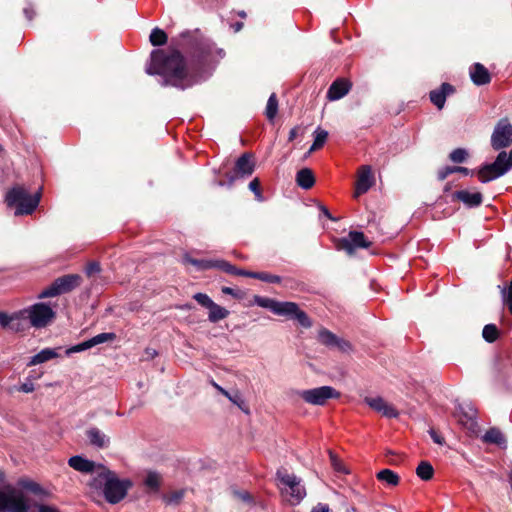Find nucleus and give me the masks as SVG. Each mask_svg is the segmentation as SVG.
<instances>
[{"label":"nucleus","instance_id":"60","mask_svg":"<svg viewBox=\"0 0 512 512\" xmlns=\"http://www.w3.org/2000/svg\"><path fill=\"white\" fill-rule=\"evenodd\" d=\"M240 16H241V17H244V16H245V13H244V12L240 13Z\"/></svg>","mask_w":512,"mask_h":512},{"label":"nucleus","instance_id":"14","mask_svg":"<svg viewBox=\"0 0 512 512\" xmlns=\"http://www.w3.org/2000/svg\"><path fill=\"white\" fill-rule=\"evenodd\" d=\"M370 242L366 240L364 234L359 231H351L348 237L339 240L337 248L345 250L348 254H353L357 248H367Z\"/></svg>","mask_w":512,"mask_h":512},{"label":"nucleus","instance_id":"31","mask_svg":"<svg viewBox=\"0 0 512 512\" xmlns=\"http://www.w3.org/2000/svg\"><path fill=\"white\" fill-rule=\"evenodd\" d=\"M328 138V132L318 127L314 132V141L310 147V152L319 150L323 147Z\"/></svg>","mask_w":512,"mask_h":512},{"label":"nucleus","instance_id":"57","mask_svg":"<svg viewBox=\"0 0 512 512\" xmlns=\"http://www.w3.org/2000/svg\"><path fill=\"white\" fill-rule=\"evenodd\" d=\"M323 213L326 217H328L329 219L331 220H334V218H332L331 214L329 213L328 209L327 208H323Z\"/></svg>","mask_w":512,"mask_h":512},{"label":"nucleus","instance_id":"46","mask_svg":"<svg viewBox=\"0 0 512 512\" xmlns=\"http://www.w3.org/2000/svg\"><path fill=\"white\" fill-rule=\"evenodd\" d=\"M429 434H430L432 440L436 444H439V445H443L444 444V438L442 436H440L435 430L431 429L429 431Z\"/></svg>","mask_w":512,"mask_h":512},{"label":"nucleus","instance_id":"3","mask_svg":"<svg viewBox=\"0 0 512 512\" xmlns=\"http://www.w3.org/2000/svg\"><path fill=\"white\" fill-rule=\"evenodd\" d=\"M131 485L129 480H120L114 472L109 470L102 471L92 481V486L102 487L106 501L111 504L120 502Z\"/></svg>","mask_w":512,"mask_h":512},{"label":"nucleus","instance_id":"5","mask_svg":"<svg viewBox=\"0 0 512 512\" xmlns=\"http://www.w3.org/2000/svg\"><path fill=\"white\" fill-rule=\"evenodd\" d=\"M40 193L30 194L29 191L20 185L11 188L6 196L5 202L8 207L15 208V215L32 214L40 202Z\"/></svg>","mask_w":512,"mask_h":512},{"label":"nucleus","instance_id":"51","mask_svg":"<svg viewBox=\"0 0 512 512\" xmlns=\"http://www.w3.org/2000/svg\"><path fill=\"white\" fill-rule=\"evenodd\" d=\"M236 275L254 278L253 275H256V272H251V271H247V270L238 268Z\"/></svg>","mask_w":512,"mask_h":512},{"label":"nucleus","instance_id":"50","mask_svg":"<svg viewBox=\"0 0 512 512\" xmlns=\"http://www.w3.org/2000/svg\"><path fill=\"white\" fill-rule=\"evenodd\" d=\"M504 301H512V279L507 290H503Z\"/></svg>","mask_w":512,"mask_h":512},{"label":"nucleus","instance_id":"1","mask_svg":"<svg viewBox=\"0 0 512 512\" xmlns=\"http://www.w3.org/2000/svg\"><path fill=\"white\" fill-rule=\"evenodd\" d=\"M225 56L211 40L183 32L171 40L168 50H154L147 68L148 74H158L164 85L187 89L197 84L201 77L194 69H210Z\"/></svg>","mask_w":512,"mask_h":512},{"label":"nucleus","instance_id":"35","mask_svg":"<svg viewBox=\"0 0 512 512\" xmlns=\"http://www.w3.org/2000/svg\"><path fill=\"white\" fill-rule=\"evenodd\" d=\"M482 336L487 342L493 343L499 336L498 328L494 324H487L483 328Z\"/></svg>","mask_w":512,"mask_h":512},{"label":"nucleus","instance_id":"27","mask_svg":"<svg viewBox=\"0 0 512 512\" xmlns=\"http://www.w3.org/2000/svg\"><path fill=\"white\" fill-rule=\"evenodd\" d=\"M482 441L488 444H495L500 447H504L506 445V438L500 429L496 427H492L486 431V433L482 436Z\"/></svg>","mask_w":512,"mask_h":512},{"label":"nucleus","instance_id":"4","mask_svg":"<svg viewBox=\"0 0 512 512\" xmlns=\"http://www.w3.org/2000/svg\"><path fill=\"white\" fill-rule=\"evenodd\" d=\"M254 303L260 307L269 309L276 315L295 318L299 324L305 328H309L312 325L308 315L300 310L299 306L294 302H280L267 297L255 296Z\"/></svg>","mask_w":512,"mask_h":512},{"label":"nucleus","instance_id":"47","mask_svg":"<svg viewBox=\"0 0 512 512\" xmlns=\"http://www.w3.org/2000/svg\"><path fill=\"white\" fill-rule=\"evenodd\" d=\"M19 391L24 392V393H31L34 391V384L32 382L23 383L19 387Z\"/></svg>","mask_w":512,"mask_h":512},{"label":"nucleus","instance_id":"34","mask_svg":"<svg viewBox=\"0 0 512 512\" xmlns=\"http://www.w3.org/2000/svg\"><path fill=\"white\" fill-rule=\"evenodd\" d=\"M278 112V100L274 93H272L267 101L265 115L269 120H273Z\"/></svg>","mask_w":512,"mask_h":512},{"label":"nucleus","instance_id":"36","mask_svg":"<svg viewBox=\"0 0 512 512\" xmlns=\"http://www.w3.org/2000/svg\"><path fill=\"white\" fill-rule=\"evenodd\" d=\"M456 172H460L464 175L470 174V170L466 167H461V166L449 167V166H447L438 172V178L440 180H444L448 175H450L452 173H456Z\"/></svg>","mask_w":512,"mask_h":512},{"label":"nucleus","instance_id":"41","mask_svg":"<svg viewBox=\"0 0 512 512\" xmlns=\"http://www.w3.org/2000/svg\"><path fill=\"white\" fill-rule=\"evenodd\" d=\"M228 399L235 405H237L243 412H245L246 414H249V409L247 407V405L245 404L244 400L240 397V395L238 393H236L235 395H230V397H228Z\"/></svg>","mask_w":512,"mask_h":512},{"label":"nucleus","instance_id":"58","mask_svg":"<svg viewBox=\"0 0 512 512\" xmlns=\"http://www.w3.org/2000/svg\"><path fill=\"white\" fill-rule=\"evenodd\" d=\"M242 27H243V23H240V22H238V23H236V24L234 25V29H235V31H239V30H241V29H242Z\"/></svg>","mask_w":512,"mask_h":512},{"label":"nucleus","instance_id":"32","mask_svg":"<svg viewBox=\"0 0 512 512\" xmlns=\"http://www.w3.org/2000/svg\"><path fill=\"white\" fill-rule=\"evenodd\" d=\"M214 261L215 260L194 259L188 255L184 256V258H183L184 264H191V265L197 267L198 270H206V269L214 268Z\"/></svg>","mask_w":512,"mask_h":512},{"label":"nucleus","instance_id":"22","mask_svg":"<svg viewBox=\"0 0 512 512\" xmlns=\"http://www.w3.org/2000/svg\"><path fill=\"white\" fill-rule=\"evenodd\" d=\"M470 77L472 82L478 86L488 84L491 80L489 71L480 63L471 66Z\"/></svg>","mask_w":512,"mask_h":512},{"label":"nucleus","instance_id":"21","mask_svg":"<svg viewBox=\"0 0 512 512\" xmlns=\"http://www.w3.org/2000/svg\"><path fill=\"white\" fill-rule=\"evenodd\" d=\"M453 92L454 87L452 85L443 83L440 89L430 92V100L438 109H442L445 105L446 97Z\"/></svg>","mask_w":512,"mask_h":512},{"label":"nucleus","instance_id":"38","mask_svg":"<svg viewBox=\"0 0 512 512\" xmlns=\"http://www.w3.org/2000/svg\"><path fill=\"white\" fill-rule=\"evenodd\" d=\"M161 477L156 472H149L145 478V485L150 489H157L160 485Z\"/></svg>","mask_w":512,"mask_h":512},{"label":"nucleus","instance_id":"28","mask_svg":"<svg viewBox=\"0 0 512 512\" xmlns=\"http://www.w3.org/2000/svg\"><path fill=\"white\" fill-rule=\"evenodd\" d=\"M70 467L79 472L89 473L94 470V462L87 460L81 456H73L68 460Z\"/></svg>","mask_w":512,"mask_h":512},{"label":"nucleus","instance_id":"55","mask_svg":"<svg viewBox=\"0 0 512 512\" xmlns=\"http://www.w3.org/2000/svg\"><path fill=\"white\" fill-rule=\"evenodd\" d=\"M24 13L29 20L33 18V11L29 8L24 9Z\"/></svg>","mask_w":512,"mask_h":512},{"label":"nucleus","instance_id":"49","mask_svg":"<svg viewBox=\"0 0 512 512\" xmlns=\"http://www.w3.org/2000/svg\"><path fill=\"white\" fill-rule=\"evenodd\" d=\"M503 163L508 167V170L512 168V149L509 153L505 152Z\"/></svg>","mask_w":512,"mask_h":512},{"label":"nucleus","instance_id":"18","mask_svg":"<svg viewBox=\"0 0 512 512\" xmlns=\"http://www.w3.org/2000/svg\"><path fill=\"white\" fill-rule=\"evenodd\" d=\"M318 341L328 347H337L342 351H347L350 345L347 341L339 339L335 334L327 329H321L318 333Z\"/></svg>","mask_w":512,"mask_h":512},{"label":"nucleus","instance_id":"26","mask_svg":"<svg viewBox=\"0 0 512 512\" xmlns=\"http://www.w3.org/2000/svg\"><path fill=\"white\" fill-rule=\"evenodd\" d=\"M86 434L89 442L98 448H105L109 444V438L96 427L87 430Z\"/></svg>","mask_w":512,"mask_h":512},{"label":"nucleus","instance_id":"52","mask_svg":"<svg viewBox=\"0 0 512 512\" xmlns=\"http://www.w3.org/2000/svg\"><path fill=\"white\" fill-rule=\"evenodd\" d=\"M212 385H213V387H214L216 390H218L222 395H224V396H225V397H227V398H228V397H230V395H231V394H230L227 390H225L223 387H221L220 385H218L216 382L212 381Z\"/></svg>","mask_w":512,"mask_h":512},{"label":"nucleus","instance_id":"24","mask_svg":"<svg viewBox=\"0 0 512 512\" xmlns=\"http://www.w3.org/2000/svg\"><path fill=\"white\" fill-rule=\"evenodd\" d=\"M296 183L302 189L308 190L315 184L313 171L309 168H302L296 174Z\"/></svg>","mask_w":512,"mask_h":512},{"label":"nucleus","instance_id":"23","mask_svg":"<svg viewBox=\"0 0 512 512\" xmlns=\"http://www.w3.org/2000/svg\"><path fill=\"white\" fill-rule=\"evenodd\" d=\"M61 348H45L42 349L39 353L30 358L28 362V366H35L44 362H47L51 359L57 358L59 356V350Z\"/></svg>","mask_w":512,"mask_h":512},{"label":"nucleus","instance_id":"11","mask_svg":"<svg viewBox=\"0 0 512 512\" xmlns=\"http://www.w3.org/2000/svg\"><path fill=\"white\" fill-rule=\"evenodd\" d=\"M505 151L500 152L495 161L491 164L484 165L478 171V178L482 183H487L507 173L508 167L503 163Z\"/></svg>","mask_w":512,"mask_h":512},{"label":"nucleus","instance_id":"12","mask_svg":"<svg viewBox=\"0 0 512 512\" xmlns=\"http://www.w3.org/2000/svg\"><path fill=\"white\" fill-rule=\"evenodd\" d=\"M193 298L199 305L209 309L208 320L212 323L223 320L229 315L226 308L216 304L207 294L196 293Z\"/></svg>","mask_w":512,"mask_h":512},{"label":"nucleus","instance_id":"25","mask_svg":"<svg viewBox=\"0 0 512 512\" xmlns=\"http://www.w3.org/2000/svg\"><path fill=\"white\" fill-rule=\"evenodd\" d=\"M0 326L2 328H8L14 332H20L24 330V326L17 322V313L7 314L0 311Z\"/></svg>","mask_w":512,"mask_h":512},{"label":"nucleus","instance_id":"45","mask_svg":"<svg viewBox=\"0 0 512 512\" xmlns=\"http://www.w3.org/2000/svg\"><path fill=\"white\" fill-rule=\"evenodd\" d=\"M100 272V265L99 263L97 262H91L87 265L86 267V274L88 276H92L94 275L95 273H98Z\"/></svg>","mask_w":512,"mask_h":512},{"label":"nucleus","instance_id":"6","mask_svg":"<svg viewBox=\"0 0 512 512\" xmlns=\"http://www.w3.org/2000/svg\"><path fill=\"white\" fill-rule=\"evenodd\" d=\"M281 494L291 505H298L306 497V488L302 479L281 468L276 473Z\"/></svg>","mask_w":512,"mask_h":512},{"label":"nucleus","instance_id":"15","mask_svg":"<svg viewBox=\"0 0 512 512\" xmlns=\"http://www.w3.org/2000/svg\"><path fill=\"white\" fill-rule=\"evenodd\" d=\"M364 402L374 411L387 418H396L398 411L382 397H365Z\"/></svg>","mask_w":512,"mask_h":512},{"label":"nucleus","instance_id":"29","mask_svg":"<svg viewBox=\"0 0 512 512\" xmlns=\"http://www.w3.org/2000/svg\"><path fill=\"white\" fill-rule=\"evenodd\" d=\"M377 479L385 482L389 486H397L399 484V476L390 469H383L377 473Z\"/></svg>","mask_w":512,"mask_h":512},{"label":"nucleus","instance_id":"7","mask_svg":"<svg viewBox=\"0 0 512 512\" xmlns=\"http://www.w3.org/2000/svg\"><path fill=\"white\" fill-rule=\"evenodd\" d=\"M16 313L18 323L24 326L23 322L29 320L30 325L37 329L47 327L55 318V312L52 307L42 302L35 303Z\"/></svg>","mask_w":512,"mask_h":512},{"label":"nucleus","instance_id":"2","mask_svg":"<svg viewBox=\"0 0 512 512\" xmlns=\"http://www.w3.org/2000/svg\"><path fill=\"white\" fill-rule=\"evenodd\" d=\"M0 512H58L49 506H38L20 488L4 486L0 489Z\"/></svg>","mask_w":512,"mask_h":512},{"label":"nucleus","instance_id":"39","mask_svg":"<svg viewBox=\"0 0 512 512\" xmlns=\"http://www.w3.org/2000/svg\"><path fill=\"white\" fill-rule=\"evenodd\" d=\"M253 276L255 279H259L267 283H279L281 281L279 276L265 272H256V275Z\"/></svg>","mask_w":512,"mask_h":512},{"label":"nucleus","instance_id":"17","mask_svg":"<svg viewBox=\"0 0 512 512\" xmlns=\"http://www.w3.org/2000/svg\"><path fill=\"white\" fill-rule=\"evenodd\" d=\"M255 170V161L252 154L244 153L236 161L235 174L237 177L245 178L251 176Z\"/></svg>","mask_w":512,"mask_h":512},{"label":"nucleus","instance_id":"8","mask_svg":"<svg viewBox=\"0 0 512 512\" xmlns=\"http://www.w3.org/2000/svg\"><path fill=\"white\" fill-rule=\"evenodd\" d=\"M298 396L307 404L324 406L330 399H338L341 393L332 386H321L297 392Z\"/></svg>","mask_w":512,"mask_h":512},{"label":"nucleus","instance_id":"37","mask_svg":"<svg viewBox=\"0 0 512 512\" xmlns=\"http://www.w3.org/2000/svg\"><path fill=\"white\" fill-rule=\"evenodd\" d=\"M214 268H218L228 274L236 275L237 273V267L230 264L229 262L225 260H215L214 261Z\"/></svg>","mask_w":512,"mask_h":512},{"label":"nucleus","instance_id":"43","mask_svg":"<svg viewBox=\"0 0 512 512\" xmlns=\"http://www.w3.org/2000/svg\"><path fill=\"white\" fill-rule=\"evenodd\" d=\"M184 496L183 490L174 491L167 496H165V500L168 504L178 503Z\"/></svg>","mask_w":512,"mask_h":512},{"label":"nucleus","instance_id":"53","mask_svg":"<svg viewBox=\"0 0 512 512\" xmlns=\"http://www.w3.org/2000/svg\"><path fill=\"white\" fill-rule=\"evenodd\" d=\"M298 131H299L298 127H294L290 130V132H289V140L290 141H293L294 139H296V137L298 135Z\"/></svg>","mask_w":512,"mask_h":512},{"label":"nucleus","instance_id":"9","mask_svg":"<svg viewBox=\"0 0 512 512\" xmlns=\"http://www.w3.org/2000/svg\"><path fill=\"white\" fill-rule=\"evenodd\" d=\"M81 284V277L78 274H68L57 278L49 287L43 289L39 299L55 297L68 293Z\"/></svg>","mask_w":512,"mask_h":512},{"label":"nucleus","instance_id":"40","mask_svg":"<svg viewBox=\"0 0 512 512\" xmlns=\"http://www.w3.org/2000/svg\"><path fill=\"white\" fill-rule=\"evenodd\" d=\"M467 155L465 149L457 148L450 153V160L455 163H462L467 158Z\"/></svg>","mask_w":512,"mask_h":512},{"label":"nucleus","instance_id":"33","mask_svg":"<svg viewBox=\"0 0 512 512\" xmlns=\"http://www.w3.org/2000/svg\"><path fill=\"white\" fill-rule=\"evenodd\" d=\"M149 40L153 46H161L167 42V35L162 29L156 27L151 31Z\"/></svg>","mask_w":512,"mask_h":512},{"label":"nucleus","instance_id":"56","mask_svg":"<svg viewBox=\"0 0 512 512\" xmlns=\"http://www.w3.org/2000/svg\"><path fill=\"white\" fill-rule=\"evenodd\" d=\"M240 496L244 501H250V495L248 493H242Z\"/></svg>","mask_w":512,"mask_h":512},{"label":"nucleus","instance_id":"10","mask_svg":"<svg viewBox=\"0 0 512 512\" xmlns=\"http://www.w3.org/2000/svg\"><path fill=\"white\" fill-rule=\"evenodd\" d=\"M512 144V124L507 118L500 119L491 135V146L494 150L506 148Z\"/></svg>","mask_w":512,"mask_h":512},{"label":"nucleus","instance_id":"59","mask_svg":"<svg viewBox=\"0 0 512 512\" xmlns=\"http://www.w3.org/2000/svg\"><path fill=\"white\" fill-rule=\"evenodd\" d=\"M508 305L509 311L512 314V301H505Z\"/></svg>","mask_w":512,"mask_h":512},{"label":"nucleus","instance_id":"13","mask_svg":"<svg viewBox=\"0 0 512 512\" xmlns=\"http://www.w3.org/2000/svg\"><path fill=\"white\" fill-rule=\"evenodd\" d=\"M375 183L374 174L371 166L362 165L357 170V180L355 183L354 197L358 198L360 195L366 193Z\"/></svg>","mask_w":512,"mask_h":512},{"label":"nucleus","instance_id":"48","mask_svg":"<svg viewBox=\"0 0 512 512\" xmlns=\"http://www.w3.org/2000/svg\"><path fill=\"white\" fill-rule=\"evenodd\" d=\"M311 512H330V508L327 504L318 503L315 507L312 508Z\"/></svg>","mask_w":512,"mask_h":512},{"label":"nucleus","instance_id":"19","mask_svg":"<svg viewBox=\"0 0 512 512\" xmlns=\"http://www.w3.org/2000/svg\"><path fill=\"white\" fill-rule=\"evenodd\" d=\"M453 198L461 201L469 208L478 207L482 204L483 196L478 191L460 190L453 194Z\"/></svg>","mask_w":512,"mask_h":512},{"label":"nucleus","instance_id":"54","mask_svg":"<svg viewBox=\"0 0 512 512\" xmlns=\"http://www.w3.org/2000/svg\"><path fill=\"white\" fill-rule=\"evenodd\" d=\"M222 293L227 294V295L236 296L235 290L233 288H230V287H223L222 288Z\"/></svg>","mask_w":512,"mask_h":512},{"label":"nucleus","instance_id":"16","mask_svg":"<svg viewBox=\"0 0 512 512\" xmlns=\"http://www.w3.org/2000/svg\"><path fill=\"white\" fill-rule=\"evenodd\" d=\"M116 335L114 333H100L91 339L84 341L80 344H77L66 350V354L70 355L71 353L81 352L87 349H90L98 344H102L108 341L114 340Z\"/></svg>","mask_w":512,"mask_h":512},{"label":"nucleus","instance_id":"20","mask_svg":"<svg viewBox=\"0 0 512 512\" xmlns=\"http://www.w3.org/2000/svg\"><path fill=\"white\" fill-rule=\"evenodd\" d=\"M351 84L345 79L335 80L327 91V98L336 101L343 98L350 90Z\"/></svg>","mask_w":512,"mask_h":512},{"label":"nucleus","instance_id":"30","mask_svg":"<svg viewBox=\"0 0 512 512\" xmlns=\"http://www.w3.org/2000/svg\"><path fill=\"white\" fill-rule=\"evenodd\" d=\"M416 474L420 479L428 481L434 475V468L429 462L422 461L416 468Z\"/></svg>","mask_w":512,"mask_h":512},{"label":"nucleus","instance_id":"42","mask_svg":"<svg viewBox=\"0 0 512 512\" xmlns=\"http://www.w3.org/2000/svg\"><path fill=\"white\" fill-rule=\"evenodd\" d=\"M249 189L255 194L257 200L261 201L263 199L262 193H261V190H260V181H259L258 178H254L249 183Z\"/></svg>","mask_w":512,"mask_h":512},{"label":"nucleus","instance_id":"44","mask_svg":"<svg viewBox=\"0 0 512 512\" xmlns=\"http://www.w3.org/2000/svg\"><path fill=\"white\" fill-rule=\"evenodd\" d=\"M330 460L333 468L338 472H345V469L342 465V463L337 459V457L330 452Z\"/></svg>","mask_w":512,"mask_h":512}]
</instances>
